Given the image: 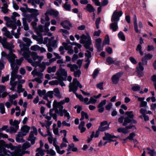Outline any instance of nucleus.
Instances as JSON below:
<instances>
[{
    "instance_id": "40",
    "label": "nucleus",
    "mask_w": 156,
    "mask_h": 156,
    "mask_svg": "<svg viewBox=\"0 0 156 156\" xmlns=\"http://www.w3.org/2000/svg\"><path fill=\"white\" fill-rule=\"evenodd\" d=\"M40 47L37 44L31 46L30 47V49L33 51H37L39 50Z\"/></svg>"
},
{
    "instance_id": "19",
    "label": "nucleus",
    "mask_w": 156,
    "mask_h": 156,
    "mask_svg": "<svg viewBox=\"0 0 156 156\" xmlns=\"http://www.w3.org/2000/svg\"><path fill=\"white\" fill-rule=\"evenodd\" d=\"M144 99L145 98L144 97L138 98V101L140 102V108H144L145 109L148 108V107L147 105V102L144 101Z\"/></svg>"
},
{
    "instance_id": "11",
    "label": "nucleus",
    "mask_w": 156,
    "mask_h": 156,
    "mask_svg": "<svg viewBox=\"0 0 156 156\" xmlns=\"http://www.w3.org/2000/svg\"><path fill=\"white\" fill-rule=\"evenodd\" d=\"M32 131H30L27 140L30 141L31 145H34L35 143L36 140L37 139V138L34 136V135H37L38 134L37 130V128L34 126L32 127Z\"/></svg>"
},
{
    "instance_id": "34",
    "label": "nucleus",
    "mask_w": 156,
    "mask_h": 156,
    "mask_svg": "<svg viewBox=\"0 0 156 156\" xmlns=\"http://www.w3.org/2000/svg\"><path fill=\"white\" fill-rule=\"evenodd\" d=\"M153 57V55L150 54H146L144 57L142 58V62H145V64H146L147 62L145 61L146 59H151ZM144 64V63H143Z\"/></svg>"
},
{
    "instance_id": "51",
    "label": "nucleus",
    "mask_w": 156,
    "mask_h": 156,
    "mask_svg": "<svg viewBox=\"0 0 156 156\" xmlns=\"http://www.w3.org/2000/svg\"><path fill=\"white\" fill-rule=\"evenodd\" d=\"M31 146V144L28 142L24 143L23 145V148L25 149L30 147Z\"/></svg>"
},
{
    "instance_id": "6",
    "label": "nucleus",
    "mask_w": 156,
    "mask_h": 156,
    "mask_svg": "<svg viewBox=\"0 0 156 156\" xmlns=\"http://www.w3.org/2000/svg\"><path fill=\"white\" fill-rule=\"evenodd\" d=\"M123 13L121 11L117 12L116 10H115L112 14L111 17V21L114 22L110 24V28L115 32L116 31L118 28V23L115 22L119 21L120 17L122 15Z\"/></svg>"
},
{
    "instance_id": "58",
    "label": "nucleus",
    "mask_w": 156,
    "mask_h": 156,
    "mask_svg": "<svg viewBox=\"0 0 156 156\" xmlns=\"http://www.w3.org/2000/svg\"><path fill=\"white\" fill-rule=\"evenodd\" d=\"M85 56L87 58L86 60H88V59H89L91 56V52L88 50L87 51V52L85 53Z\"/></svg>"
},
{
    "instance_id": "59",
    "label": "nucleus",
    "mask_w": 156,
    "mask_h": 156,
    "mask_svg": "<svg viewBox=\"0 0 156 156\" xmlns=\"http://www.w3.org/2000/svg\"><path fill=\"white\" fill-rule=\"evenodd\" d=\"M106 104V100H104L101 101L100 103L98 105L97 107H104Z\"/></svg>"
},
{
    "instance_id": "15",
    "label": "nucleus",
    "mask_w": 156,
    "mask_h": 156,
    "mask_svg": "<svg viewBox=\"0 0 156 156\" xmlns=\"http://www.w3.org/2000/svg\"><path fill=\"white\" fill-rule=\"evenodd\" d=\"M123 74V73L119 72L113 75L112 77V82L113 83L115 84L118 83L119 78Z\"/></svg>"
},
{
    "instance_id": "2",
    "label": "nucleus",
    "mask_w": 156,
    "mask_h": 156,
    "mask_svg": "<svg viewBox=\"0 0 156 156\" xmlns=\"http://www.w3.org/2000/svg\"><path fill=\"white\" fill-rule=\"evenodd\" d=\"M21 26V23L19 20H17L16 22V20L15 22H10L8 23L7 26L12 29L11 33L5 27L2 28V31L3 32V35L7 38L12 39L13 35L16 38L18 39L20 34L21 28L20 26Z\"/></svg>"
},
{
    "instance_id": "33",
    "label": "nucleus",
    "mask_w": 156,
    "mask_h": 156,
    "mask_svg": "<svg viewBox=\"0 0 156 156\" xmlns=\"http://www.w3.org/2000/svg\"><path fill=\"white\" fill-rule=\"evenodd\" d=\"M147 154H149L150 156H155L156 152L154 150L151 149L149 147L147 148Z\"/></svg>"
},
{
    "instance_id": "7",
    "label": "nucleus",
    "mask_w": 156,
    "mask_h": 156,
    "mask_svg": "<svg viewBox=\"0 0 156 156\" xmlns=\"http://www.w3.org/2000/svg\"><path fill=\"white\" fill-rule=\"evenodd\" d=\"M44 44H46L48 48V51L49 52H52L53 49L57 47V41L54 40L53 37H51L50 38H48V37L44 38Z\"/></svg>"
},
{
    "instance_id": "12",
    "label": "nucleus",
    "mask_w": 156,
    "mask_h": 156,
    "mask_svg": "<svg viewBox=\"0 0 156 156\" xmlns=\"http://www.w3.org/2000/svg\"><path fill=\"white\" fill-rule=\"evenodd\" d=\"M20 120L19 121L16 120H13L12 119H11L9 120V124L10 125L13 126V127H11L9 128V132L11 133H16L18 129H19V124H20Z\"/></svg>"
},
{
    "instance_id": "56",
    "label": "nucleus",
    "mask_w": 156,
    "mask_h": 156,
    "mask_svg": "<svg viewBox=\"0 0 156 156\" xmlns=\"http://www.w3.org/2000/svg\"><path fill=\"white\" fill-rule=\"evenodd\" d=\"M103 82H102L97 84L96 87L101 90H103Z\"/></svg>"
},
{
    "instance_id": "63",
    "label": "nucleus",
    "mask_w": 156,
    "mask_h": 156,
    "mask_svg": "<svg viewBox=\"0 0 156 156\" xmlns=\"http://www.w3.org/2000/svg\"><path fill=\"white\" fill-rule=\"evenodd\" d=\"M142 47L140 44H138L137 46V50L139 51L140 54L141 55H143V52L141 50Z\"/></svg>"
},
{
    "instance_id": "4",
    "label": "nucleus",
    "mask_w": 156,
    "mask_h": 156,
    "mask_svg": "<svg viewBox=\"0 0 156 156\" xmlns=\"http://www.w3.org/2000/svg\"><path fill=\"white\" fill-rule=\"evenodd\" d=\"M69 92H72L80 101L83 102L84 98L82 95L81 94H78L76 93L79 87L80 88H82L83 87L82 85L76 78H75L73 79V83L70 82L69 83Z\"/></svg>"
},
{
    "instance_id": "55",
    "label": "nucleus",
    "mask_w": 156,
    "mask_h": 156,
    "mask_svg": "<svg viewBox=\"0 0 156 156\" xmlns=\"http://www.w3.org/2000/svg\"><path fill=\"white\" fill-rule=\"evenodd\" d=\"M101 21V18L100 17L96 19L95 21L96 27L97 29H98L99 28V24Z\"/></svg>"
},
{
    "instance_id": "16",
    "label": "nucleus",
    "mask_w": 156,
    "mask_h": 156,
    "mask_svg": "<svg viewBox=\"0 0 156 156\" xmlns=\"http://www.w3.org/2000/svg\"><path fill=\"white\" fill-rule=\"evenodd\" d=\"M1 59H2L3 57H7L9 62V58H10L12 59H13L15 61H16L17 60H19V59H15L16 58V57L15 55L12 53H10L9 54L7 55L5 52L2 51L1 53Z\"/></svg>"
},
{
    "instance_id": "36",
    "label": "nucleus",
    "mask_w": 156,
    "mask_h": 156,
    "mask_svg": "<svg viewBox=\"0 0 156 156\" xmlns=\"http://www.w3.org/2000/svg\"><path fill=\"white\" fill-rule=\"evenodd\" d=\"M65 0L66 2L63 6V7L66 10L70 11L71 10V7L70 5L68 4V0Z\"/></svg>"
},
{
    "instance_id": "1",
    "label": "nucleus",
    "mask_w": 156,
    "mask_h": 156,
    "mask_svg": "<svg viewBox=\"0 0 156 156\" xmlns=\"http://www.w3.org/2000/svg\"><path fill=\"white\" fill-rule=\"evenodd\" d=\"M23 42L22 40L18 39L17 42L19 44L21 53L24 58L27 61L33 66L37 68L39 71L43 72L45 70L46 66L44 62L41 63L43 58V56H39L36 53L31 52L29 50L32 41L30 39L27 37H23Z\"/></svg>"
},
{
    "instance_id": "47",
    "label": "nucleus",
    "mask_w": 156,
    "mask_h": 156,
    "mask_svg": "<svg viewBox=\"0 0 156 156\" xmlns=\"http://www.w3.org/2000/svg\"><path fill=\"white\" fill-rule=\"evenodd\" d=\"M103 126H100L99 128V130L100 131L103 132L106 130H108L109 129V124H108L107 126L102 127Z\"/></svg>"
},
{
    "instance_id": "48",
    "label": "nucleus",
    "mask_w": 156,
    "mask_h": 156,
    "mask_svg": "<svg viewBox=\"0 0 156 156\" xmlns=\"http://www.w3.org/2000/svg\"><path fill=\"white\" fill-rule=\"evenodd\" d=\"M9 75H7L5 76H2L1 80V82L2 83H4L5 82H6L9 80Z\"/></svg>"
},
{
    "instance_id": "8",
    "label": "nucleus",
    "mask_w": 156,
    "mask_h": 156,
    "mask_svg": "<svg viewBox=\"0 0 156 156\" xmlns=\"http://www.w3.org/2000/svg\"><path fill=\"white\" fill-rule=\"evenodd\" d=\"M43 26L42 25H39L38 28H35V31L37 35H33L32 37L34 40L38 42V44H44V40L42 35H44L43 34Z\"/></svg>"
},
{
    "instance_id": "44",
    "label": "nucleus",
    "mask_w": 156,
    "mask_h": 156,
    "mask_svg": "<svg viewBox=\"0 0 156 156\" xmlns=\"http://www.w3.org/2000/svg\"><path fill=\"white\" fill-rule=\"evenodd\" d=\"M109 42L110 40L109 36L108 35H107L103 41V45H104L105 44L108 45L109 44Z\"/></svg>"
},
{
    "instance_id": "60",
    "label": "nucleus",
    "mask_w": 156,
    "mask_h": 156,
    "mask_svg": "<svg viewBox=\"0 0 156 156\" xmlns=\"http://www.w3.org/2000/svg\"><path fill=\"white\" fill-rule=\"evenodd\" d=\"M53 145L55 147L56 150L59 148V147L58 145V142L56 140H53V142H52Z\"/></svg>"
},
{
    "instance_id": "49",
    "label": "nucleus",
    "mask_w": 156,
    "mask_h": 156,
    "mask_svg": "<svg viewBox=\"0 0 156 156\" xmlns=\"http://www.w3.org/2000/svg\"><path fill=\"white\" fill-rule=\"evenodd\" d=\"M5 130L6 132L9 133V132L8 129V126L7 125L3 126L1 128H0V132Z\"/></svg>"
},
{
    "instance_id": "23",
    "label": "nucleus",
    "mask_w": 156,
    "mask_h": 156,
    "mask_svg": "<svg viewBox=\"0 0 156 156\" xmlns=\"http://www.w3.org/2000/svg\"><path fill=\"white\" fill-rule=\"evenodd\" d=\"M31 74L34 77L37 76H38V78H43V73L40 71H37V70L36 68L34 69L32 72Z\"/></svg>"
},
{
    "instance_id": "38",
    "label": "nucleus",
    "mask_w": 156,
    "mask_h": 156,
    "mask_svg": "<svg viewBox=\"0 0 156 156\" xmlns=\"http://www.w3.org/2000/svg\"><path fill=\"white\" fill-rule=\"evenodd\" d=\"M56 68V66H54L52 67H49L48 68L47 72L49 73H50L52 72L54 73L55 72Z\"/></svg>"
},
{
    "instance_id": "53",
    "label": "nucleus",
    "mask_w": 156,
    "mask_h": 156,
    "mask_svg": "<svg viewBox=\"0 0 156 156\" xmlns=\"http://www.w3.org/2000/svg\"><path fill=\"white\" fill-rule=\"evenodd\" d=\"M66 51H67V52L68 54L72 55L73 54L74 52V51L72 48V46H70V47L66 48Z\"/></svg>"
},
{
    "instance_id": "3",
    "label": "nucleus",
    "mask_w": 156,
    "mask_h": 156,
    "mask_svg": "<svg viewBox=\"0 0 156 156\" xmlns=\"http://www.w3.org/2000/svg\"><path fill=\"white\" fill-rule=\"evenodd\" d=\"M23 59V58L21 57L19 60L15 61L13 59L9 58V62L10 63V66L12 69L10 80L12 79L14 82H18V81H15L16 78L17 79L18 81L20 79L22 78V76L21 75H18L17 73L19 69L18 66L21 65Z\"/></svg>"
},
{
    "instance_id": "43",
    "label": "nucleus",
    "mask_w": 156,
    "mask_h": 156,
    "mask_svg": "<svg viewBox=\"0 0 156 156\" xmlns=\"http://www.w3.org/2000/svg\"><path fill=\"white\" fill-rule=\"evenodd\" d=\"M0 110L1 113L3 114L5 113L4 105L3 103H0Z\"/></svg>"
},
{
    "instance_id": "14",
    "label": "nucleus",
    "mask_w": 156,
    "mask_h": 156,
    "mask_svg": "<svg viewBox=\"0 0 156 156\" xmlns=\"http://www.w3.org/2000/svg\"><path fill=\"white\" fill-rule=\"evenodd\" d=\"M133 123H130L128 126H126L125 128L119 127L118 128L117 131L119 133H123L126 134L129 132L128 129H131L133 127H135V126L133 124Z\"/></svg>"
},
{
    "instance_id": "52",
    "label": "nucleus",
    "mask_w": 156,
    "mask_h": 156,
    "mask_svg": "<svg viewBox=\"0 0 156 156\" xmlns=\"http://www.w3.org/2000/svg\"><path fill=\"white\" fill-rule=\"evenodd\" d=\"M66 48H65L62 46H61L59 49L60 54L62 55H63L65 52L66 51Z\"/></svg>"
},
{
    "instance_id": "29",
    "label": "nucleus",
    "mask_w": 156,
    "mask_h": 156,
    "mask_svg": "<svg viewBox=\"0 0 156 156\" xmlns=\"http://www.w3.org/2000/svg\"><path fill=\"white\" fill-rule=\"evenodd\" d=\"M84 9L90 13L94 12L95 10L93 6L90 4H87Z\"/></svg>"
},
{
    "instance_id": "9",
    "label": "nucleus",
    "mask_w": 156,
    "mask_h": 156,
    "mask_svg": "<svg viewBox=\"0 0 156 156\" xmlns=\"http://www.w3.org/2000/svg\"><path fill=\"white\" fill-rule=\"evenodd\" d=\"M80 43L84 44L85 48L91 51H93V48L90 47V45L92 44L91 39L90 36H87L84 34H83L81 36Z\"/></svg>"
},
{
    "instance_id": "46",
    "label": "nucleus",
    "mask_w": 156,
    "mask_h": 156,
    "mask_svg": "<svg viewBox=\"0 0 156 156\" xmlns=\"http://www.w3.org/2000/svg\"><path fill=\"white\" fill-rule=\"evenodd\" d=\"M99 70L98 69H95L94 71L93 74L92 75V76L94 79H95L98 76Z\"/></svg>"
},
{
    "instance_id": "18",
    "label": "nucleus",
    "mask_w": 156,
    "mask_h": 156,
    "mask_svg": "<svg viewBox=\"0 0 156 156\" xmlns=\"http://www.w3.org/2000/svg\"><path fill=\"white\" fill-rule=\"evenodd\" d=\"M105 136H104L103 137V139L104 140H109L110 141H115V140H113L112 139H113L114 138L117 137L116 136L114 135H112L108 133H105Z\"/></svg>"
},
{
    "instance_id": "35",
    "label": "nucleus",
    "mask_w": 156,
    "mask_h": 156,
    "mask_svg": "<svg viewBox=\"0 0 156 156\" xmlns=\"http://www.w3.org/2000/svg\"><path fill=\"white\" fill-rule=\"evenodd\" d=\"M9 84L11 86V87L10 88V90L12 91H14L15 90V88L16 87L17 84V82H14L12 79H11Z\"/></svg>"
},
{
    "instance_id": "13",
    "label": "nucleus",
    "mask_w": 156,
    "mask_h": 156,
    "mask_svg": "<svg viewBox=\"0 0 156 156\" xmlns=\"http://www.w3.org/2000/svg\"><path fill=\"white\" fill-rule=\"evenodd\" d=\"M64 66V65H60L59 69L57 71V73L58 76L62 77L63 80H66V78L67 76V71L65 69L62 68V67Z\"/></svg>"
},
{
    "instance_id": "30",
    "label": "nucleus",
    "mask_w": 156,
    "mask_h": 156,
    "mask_svg": "<svg viewBox=\"0 0 156 156\" xmlns=\"http://www.w3.org/2000/svg\"><path fill=\"white\" fill-rule=\"evenodd\" d=\"M67 66L70 68L71 72H74L75 70H78V66L75 64H68L67 65Z\"/></svg>"
},
{
    "instance_id": "5",
    "label": "nucleus",
    "mask_w": 156,
    "mask_h": 156,
    "mask_svg": "<svg viewBox=\"0 0 156 156\" xmlns=\"http://www.w3.org/2000/svg\"><path fill=\"white\" fill-rule=\"evenodd\" d=\"M126 115L127 116L124 117L123 116H121L118 119V121L119 123H122V125L126 126L129 123H135L136 121L134 119V115L133 111H127L125 112Z\"/></svg>"
},
{
    "instance_id": "61",
    "label": "nucleus",
    "mask_w": 156,
    "mask_h": 156,
    "mask_svg": "<svg viewBox=\"0 0 156 156\" xmlns=\"http://www.w3.org/2000/svg\"><path fill=\"white\" fill-rule=\"evenodd\" d=\"M90 104H95L97 102V100L95 99L93 97H91L90 99Z\"/></svg>"
},
{
    "instance_id": "26",
    "label": "nucleus",
    "mask_w": 156,
    "mask_h": 156,
    "mask_svg": "<svg viewBox=\"0 0 156 156\" xmlns=\"http://www.w3.org/2000/svg\"><path fill=\"white\" fill-rule=\"evenodd\" d=\"M54 108H58L59 111L63 110V106L62 105L59 104L56 100H54L53 103Z\"/></svg>"
},
{
    "instance_id": "17",
    "label": "nucleus",
    "mask_w": 156,
    "mask_h": 156,
    "mask_svg": "<svg viewBox=\"0 0 156 156\" xmlns=\"http://www.w3.org/2000/svg\"><path fill=\"white\" fill-rule=\"evenodd\" d=\"M30 129V127L27 125H24L21 129V131L19 132V134H22L23 136H25L28 133Z\"/></svg>"
},
{
    "instance_id": "37",
    "label": "nucleus",
    "mask_w": 156,
    "mask_h": 156,
    "mask_svg": "<svg viewBox=\"0 0 156 156\" xmlns=\"http://www.w3.org/2000/svg\"><path fill=\"white\" fill-rule=\"evenodd\" d=\"M18 95L16 94H12V95H9V101L11 103L13 102V100L18 98Z\"/></svg>"
},
{
    "instance_id": "64",
    "label": "nucleus",
    "mask_w": 156,
    "mask_h": 156,
    "mask_svg": "<svg viewBox=\"0 0 156 156\" xmlns=\"http://www.w3.org/2000/svg\"><path fill=\"white\" fill-rule=\"evenodd\" d=\"M47 153L52 156H54L56 154L55 151L52 149H50V150L48 151H47Z\"/></svg>"
},
{
    "instance_id": "22",
    "label": "nucleus",
    "mask_w": 156,
    "mask_h": 156,
    "mask_svg": "<svg viewBox=\"0 0 156 156\" xmlns=\"http://www.w3.org/2000/svg\"><path fill=\"white\" fill-rule=\"evenodd\" d=\"M5 88L3 85L0 86V98H4L7 95V93L5 91Z\"/></svg>"
},
{
    "instance_id": "41",
    "label": "nucleus",
    "mask_w": 156,
    "mask_h": 156,
    "mask_svg": "<svg viewBox=\"0 0 156 156\" xmlns=\"http://www.w3.org/2000/svg\"><path fill=\"white\" fill-rule=\"evenodd\" d=\"M48 14H46V12L45 13V19H43L42 18H41V22L42 24H44L45 22V21H49L50 20V18L48 16Z\"/></svg>"
},
{
    "instance_id": "62",
    "label": "nucleus",
    "mask_w": 156,
    "mask_h": 156,
    "mask_svg": "<svg viewBox=\"0 0 156 156\" xmlns=\"http://www.w3.org/2000/svg\"><path fill=\"white\" fill-rule=\"evenodd\" d=\"M55 112L61 117L62 116L64 115V109L62 111H58L57 109L55 111Z\"/></svg>"
},
{
    "instance_id": "50",
    "label": "nucleus",
    "mask_w": 156,
    "mask_h": 156,
    "mask_svg": "<svg viewBox=\"0 0 156 156\" xmlns=\"http://www.w3.org/2000/svg\"><path fill=\"white\" fill-rule=\"evenodd\" d=\"M81 73L80 69L77 70L74 72V75L75 77H79Z\"/></svg>"
},
{
    "instance_id": "31",
    "label": "nucleus",
    "mask_w": 156,
    "mask_h": 156,
    "mask_svg": "<svg viewBox=\"0 0 156 156\" xmlns=\"http://www.w3.org/2000/svg\"><path fill=\"white\" fill-rule=\"evenodd\" d=\"M53 94L55 96L58 98H60L61 95L60 94V91L58 88H55L53 90Z\"/></svg>"
},
{
    "instance_id": "32",
    "label": "nucleus",
    "mask_w": 156,
    "mask_h": 156,
    "mask_svg": "<svg viewBox=\"0 0 156 156\" xmlns=\"http://www.w3.org/2000/svg\"><path fill=\"white\" fill-rule=\"evenodd\" d=\"M22 20L24 29L26 31L28 30L29 29V27L28 24L27 23L26 19L23 18L22 19Z\"/></svg>"
},
{
    "instance_id": "39",
    "label": "nucleus",
    "mask_w": 156,
    "mask_h": 156,
    "mask_svg": "<svg viewBox=\"0 0 156 156\" xmlns=\"http://www.w3.org/2000/svg\"><path fill=\"white\" fill-rule=\"evenodd\" d=\"M118 36L120 40L123 41H125V37L122 32H120L118 34Z\"/></svg>"
},
{
    "instance_id": "25",
    "label": "nucleus",
    "mask_w": 156,
    "mask_h": 156,
    "mask_svg": "<svg viewBox=\"0 0 156 156\" xmlns=\"http://www.w3.org/2000/svg\"><path fill=\"white\" fill-rule=\"evenodd\" d=\"M30 1L33 5H34L35 3L39 4L40 7L41 9L42 8L45 3L44 0H31Z\"/></svg>"
},
{
    "instance_id": "45",
    "label": "nucleus",
    "mask_w": 156,
    "mask_h": 156,
    "mask_svg": "<svg viewBox=\"0 0 156 156\" xmlns=\"http://www.w3.org/2000/svg\"><path fill=\"white\" fill-rule=\"evenodd\" d=\"M70 99L68 97H67L65 98L64 100L61 101H60L58 102L59 104L63 105L65 103H68L69 102Z\"/></svg>"
},
{
    "instance_id": "27",
    "label": "nucleus",
    "mask_w": 156,
    "mask_h": 156,
    "mask_svg": "<svg viewBox=\"0 0 156 156\" xmlns=\"http://www.w3.org/2000/svg\"><path fill=\"white\" fill-rule=\"evenodd\" d=\"M139 67L141 71L137 70V76L140 77L143 76L144 74L142 71L144 69V68L141 62H140L139 63Z\"/></svg>"
},
{
    "instance_id": "20",
    "label": "nucleus",
    "mask_w": 156,
    "mask_h": 156,
    "mask_svg": "<svg viewBox=\"0 0 156 156\" xmlns=\"http://www.w3.org/2000/svg\"><path fill=\"white\" fill-rule=\"evenodd\" d=\"M101 41L102 40L100 38L97 39L95 40V46L99 52L101 51L102 50L101 47Z\"/></svg>"
},
{
    "instance_id": "57",
    "label": "nucleus",
    "mask_w": 156,
    "mask_h": 156,
    "mask_svg": "<svg viewBox=\"0 0 156 156\" xmlns=\"http://www.w3.org/2000/svg\"><path fill=\"white\" fill-rule=\"evenodd\" d=\"M46 94L47 95V96H48V97H49L50 98H53V91H48Z\"/></svg>"
},
{
    "instance_id": "21",
    "label": "nucleus",
    "mask_w": 156,
    "mask_h": 156,
    "mask_svg": "<svg viewBox=\"0 0 156 156\" xmlns=\"http://www.w3.org/2000/svg\"><path fill=\"white\" fill-rule=\"evenodd\" d=\"M46 14H48L56 18L58 17L59 12L56 10L53 9H50L46 11Z\"/></svg>"
},
{
    "instance_id": "54",
    "label": "nucleus",
    "mask_w": 156,
    "mask_h": 156,
    "mask_svg": "<svg viewBox=\"0 0 156 156\" xmlns=\"http://www.w3.org/2000/svg\"><path fill=\"white\" fill-rule=\"evenodd\" d=\"M64 115L65 117H67V121L69 122V120L70 119V117L69 113L67 112V110L65 109H64Z\"/></svg>"
},
{
    "instance_id": "28",
    "label": "nucleus",
    "mask_w": 156,
    "mask_h": 156,
    "mask_svg": "<svg viewBox=\"0 0 156 156\" xmlns=\"http://www.w3.org/2000/svg\"><path fill=\"white\" fill-rule=\"evenodd\" d=\"M23 136H23L22 134H19V133L18 132L16 136V141L18 143L24 142L25 141V140L23 138Z\"/></svg>"
},
{
    "instance_id": "10",
    "label": "nucleus",
    "mask_w": 156,
    "mask_h": 156,
    "mask_svg": "<svg viewBox=\"0 0 156 156\" xmlns=\"http://www.w3.org/2000/svg\"><path fill=\"white\" fill-rule=\"evenodd\" d=\"M5 147L8 148H10L12 150H14V152H10L9 151H7V152L9 153V155L11 156H23L24 154L23 152L20 150H16V147L13 146L11 143H9L8 144H6L5 145Z\"/></svg>"
},
{
    "instance_id": "24",
    "label": "nucleus",
    "mask_w": 156,
    "mask_h": 156,
    "mask_svg": "<svg viewBox=\"0 0 156 156\" xmlns=\"http://www.w3.org/2000/svg\"><path fill=\"white\" fill-rule=\"evenodd\" d=\"M106 61L109 65L112 64L115 65H118L119 64L118 61L116 60H114L113 58L110 57L107 58L106 59Z\"/></svg>"
},
{
    "instance_id": "42",
    "label": "nucleus",
    "mask_w": 156,
    "mask_h": 156,
    "mask_svg": "<svg viewBox=\"0 0 156 156\" xmlns=\"http://www.w3.org/2000/svg\"><path fill=\"white\" fill-rule=\"evenodd\" d=\"M46 91L45 90H42L40 89H38L37 90V93L41 97H42L46 94Z\"/></svg>"
}]
</instances>
